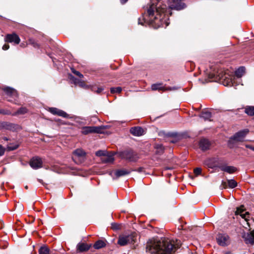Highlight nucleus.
<instances>
[{
	"label": "nucleus",
	"instance_id": "f257e3e1",
	"mask_svg": "<svg viewBox=\"0 0 254 254\" xmlns=\"http://www.w3.org/2000/svg\"><path fill=\"white\" fill-rule=\"evenodd\" d=\"M180 241L165 238L150 240L146 244V252L150 254H172L181 247Z\"/></svg>",
	"mask_w": 254,
	"mask_h": 254
},
{
	"label": "nucleus",
	"instance_id": "f03ea898",
	"mask_svg": "<svg viewBox=\"0 0 254 254\" xmlns=\"http://www.w3.org/2000/svg\"><path fill=\"white\" fill-rule=\"evenodd\" d=\"M165 6H157L152 4L147 8V13L143 14L138 19L139 24L143 25V23L149 24H154L158 27L163 26L166 23Z\"/></svg>",
	"mask_w": 254,
	"mask_h": 254
},
{
	"label": "nucleus",
	"instance_id": "7ed1b4c3",
	"mask_svg": "<svg viewBox=\"0 0 254 254\" xmlns=\"http://www.w3.org/2000/svg\"><path fill=\"white\" fill-rule=\"evenodd\" d=\"M218 74L214 72L209 73L208 78L210 81L220 82L225 86H232V77L222 70H219Z\"/></svg>",
	"mask_w": 254,
	"mask_h": 254
},
{
	"label": "nucleus",
	"instance_id": "20e7f679",
	"mask_svg": "<svg viewBox=\"0 0 254 254\" xmlns=\"http://www.w3.org/2000/svg\"><path fill=\"white\" fill-rule=\"evenodd\" d=\"M136 234L132 233L128 235H125L119 237L118 243L121 246H125L128 244L132 243L135 241Z\"/></svg>",
	"mask_w": 254,
	"mask_h": 254
},
{
	"label": "nucleus",
	"instance_id": "39448f33",
	"mask_svg": "<svg viewBox=\"0 0 254 254\" xmlns=\"http://www.w3.org/2000/svg\"><path fill=\"white\" fill-rule=\"evenodd\" d=\"M5 94L8 98V100L10 102L16 101L18 98L17 91L14 88L9 87H5L3 88Z\"/></svg>",
	"mask_w": 254,
	"mask_h": 254
},
{
	"label": "nucleus",
	"instance_id": "423d86ee",
	"mask_svg": "<svg viewBox=\"0 0 254 254\" xmlns=\"http://www.w3.org/2000/svg\"><path fill=\"white\" fill-rule=\"evenodd\" d=\"M168 6L171 9L180 10L186 7L184 0H168Z\"/></svg>",
	"mask_w": 254,
	"mask_h": 254
},
{
	"label": "nucleus",
	"instance_id": "0eeeda50",
	"mask_svg": "<svg viewBox=\"0 0 254 254\" xmlns=\"http://www.w3.org/2000/svg\"><path fill=\"white\" fill-rule=\"evenodd\" d=\"M121 156L123 158H124L130 162H135L136 161L139 157L137 154L132 150H126L121 153Z\"/></svg>",
	"mask_w": 254,
	"mask_h": 254
},
{
	"label": "nucleus",
	"instance_id": "6e6552de",
	"mask_svg": "<svg viewBox=\"0 0 254 254\" xmlns=\"http://www.w3.org/2000/svg\"><path fill=\"white\" fill-rule=\"evenodd\" d=\"M217 242L221 246L225 247L230 243L229 236L226 234H218L216 236Z\"/></svg>",
	"mask_w": 254,
	"mask_h": 254
},
{
	"label": "nucleus",
	"instance_id": "1a4fd4ad",
	"mask_svg": "<svg viewBox=\"0 0 254 254\" xmlns=\"http://www.w3.org/2000/svg\"><path fill=\"white\" fill-rule=\"evenodd\" d=\"M103 128L102 127H84L82 128L81 133L83 134H88L90 133H98L103 132Z\"/></svg>",
	"mask_w": 254,
	"mask_h": 254
},
{
	"label": "nucleus",
	"instance_id": "9d476101",
	"mask_svg": "<svg viewBox=\"0 0 254 254\" xmlns=\"http://www.w3.org/2000/svg\"><path fill=\"white\" fill-rule=\"evenodd\" d=\"M249 132V129L248 128L242 129L236 132L231 139L236 141H243Z\"/></svg>",
	"mask_w": 254,
	"mask_h": 254
},
{
	"label": "nucleus",
	"instance_id": "9b49d317",
	"mask_svg": "<svg viewBox=\"0 0 254 254\" xmlns=\"http://www.w3.org/2000/svg\"><path fill=\"white\" fill-rule=\"evenodd\" d=\"M4 41L6 42L13 43L14 44L17 45L19 44L20 39L17 34L13 33L6 35L4 38Z\"/></svg>",
	"mask_w": 254,
	"mask_h": 254
},
{
	"label": "nucleus",
	"instance_id": "f8f14e48",
	"mask_svg": "<svg viewBox=\"0 0 254 254\" xmlns=\"http://www.w3.org/2000/svg\"><path fill=\"white\" fill-rule=\"evenodd\" d=\"M42 159L38 157H33L29 162L30 166L34 169H38L42 167Z\"/></svg>",
	"mask_w": 254,
	"mask_h": 254
},
{
	"label": "nucleus",
	"instance_id": "ddd939ff",
	"mask_svg": "<svg viewBox=\"0 0 254 254\" xmlns=\"http://www.w3.org/2000/svg\"><path fill=\"white\" fill-rule=\"evenodd\" d=\"M243 206H241L240 207H238L237 208V210L235 212L236 215H240L242 218L244 219L247 222V224H249L248 222V216H249V213L247 212H246L244 213L245 210L243 208Z\"/></svg>",
	"mask_w": 254,
	"mask_h": 254
},
{
	"label": "nucleus",
	"instance_id": "4468645a",
	"mask_svg": "<svg viewBox=\"0 0 254 254\" xmlns=\"http://www.w3.org/2000/svg\"><path fill=\"white\" fill-rule=\"evenodd\" d=\"M130 132L134 136H139L143 134L144 130L141 127H135L130 128Z\"/></svg>",
	"mask_w": 254,
	"mask_h": 254
},
{
	"label": "nucleus",
	"instance_id": "2eb2a0df",
	"mask_svg": "<svg viewBox=\"0 0 254 254\" xmlns=\"http://www.w3.org/2000/svg\"><path fill=\"white\" fill-rule=\"evenodd\" d=\"M199 147L203 151H205L209 149L210 146V141L206 139H202L199 141Z\"/></svg>",
	"mask_w": 254,
	"mask_h": 254
},
{
	"label": "nucleus",
	"instance_id": "dca6fc26",
	"mask_svg": "<svg viewBox=\"0 0 254 254\" xmlns=\"http://www.w3.org/2000/svg\"><path fill=\"white\" fill-rule=\"evenodd\" d=\"M91 245H88L84 243H79L76 246L77 252L80 253L87 251L90 248Z\"/></svg>",
	"mask_w": 254,
	"mask_h": 254
},
{
	"label": "nucleus",
	"instance_id": "f3484780",
	"mask_svg": "<svg viewBox=\"0 0 254 254\" xmlns=\"http://www.w3.org/2000/svg\"><path fill=\"white\" fill-rule=\"evenodd\" d=\"M101 160L104 163H112L114 161V155L107 152L104 157H101Z\"/></svg>",
	"mask_w": 254,
	"mask_h": 254
},
{
	"label": "nucleus",
	"instance_id": "a211bd4d",
	"mask_svg": "<svg viewBox=\"0 0 254 254\" xmlns=\"http://www.w3.org/2000/svg\"><path fill=\"white\" fill-rule=\"evenodd\" d=\"M221 171L227 172L229 174H232L234 173L236 170L237 168L234 166L223 165L220 167Z\"/></svg>",
	"mask_w": 254,
	"mask_h": 254
},
{
	"label": "nucleus",
	"instance_id": "6ab92c4d",
	"mask_svg": "<svg viewBox=\"0 0 254 254\" xmlns=\"http://www.w3.org/2000/svg\"><path fill=\"white\" fill-rule=\"evenodd\" d=\"M163 134L166 136L172 138H182V135L177 132H168L165 133L164 131H160L159 134Z\"/></svg>",
	"mask_w": 254,
	"mask_h": 254
},
{
	"label": "nucleus",
	"instance_id": "aec40b11",
	"mask_svg": "<svg viewBox=\"0 0 254 254\" xmlns=\"http://www.w3.org/2000/svg\"><path fill=\"white\" fill-rule=\"evenodd\" d=\"M151 89L152 90H165L167 89L164 87L162 85V83H155L151 85Z\"/></svg>",
	"mask_w": 254,
	"mask_h": 254
},
{
	"label": "nucleus",
	"instance_id": "412c9836",
	"mask_svg": "<svg viewBox=\"0 0 254 254\" xmlns=\"http://www.w3.org/2000/svg\"><path fill=\"white\" fill-rule=\"evenodd\" d=\"M130 171L125 169L118 170L115 172V175L117 178H119L129 174Z\"/></svg>",
	"mask_w": 254,
	"mask_h": 254
},
{
	"label": "nucleus",
	"instance_id": "4be33fe9",
	"mask_svg": "<svg viewBox=\"0 0 254 254\" xmlns=\"http://www.w3.org/2000/svg\"><path fill=\"white\" fill-rule=\"evenodd\" d=\"M106 246V243L102 240L97 241L94 245L93 247L95 249H100Z\"/></svg>",
	"mask_w": 254,
	"mask_h": 254
},
{
	"label": "nucleus",
	"instance_id": "5701e85b",
	"mask_svg": "<svg viewBox=\"0 0 254 254\" xmlns=\"http://www.w3.org/2000/svg\"><path fill=\"white\" fill-rule=\"evenodd\" d=\"M245 72V67L241 66L235 71V74L237 77H241L244 74Z\"/></svg>",
	"mask_w": 254,
	"mask_h": 254
},
{
	"label": "nucleus",
	"instance_id": "b1692460",
	"mask_svg": "<svg viewBox=\"0 0 254 254\" xmlns=\"http://www.w3.org/2000/svg\"><path fill=\"white\" fill-rule=\"evenodd\" d=\"M74 155L78 157L83 158L85 155V152L81 149H77L73 152Z\"/></svg>",
	"mask_w": 254,
	"mask_h": 254
},
{
	"label": "nucleus",
	"instance_id": "393cba45",
	"mask_svg": "<svg viewBox=\"0 0 254 254\" xmlns=\"http://www.w3.org/2000/svg\"><path fill=\"white\" fill-rule=\"evenodd\" d=\"M211 112H201L199 115L200 118L204 119V120H208L211 117Z\"/></svg>",
	"mask_w": 254,
	"mask_h": 254
},
{
	"label": "nucleus",
	"instance_id": "a878e982",
	"mask_svg": "<svg viewBox=\"0 0 254 254\" xmlns=\"http://www.w3.org/2000/svg\"><path fill=\"white\" fill-rule=\"evenodd\" d=\"M202 105H197V107H193V110L195 111H198L200 110H202V111H207V112L212 111V110H213L212 108H203V109H202Z\"/></svg>",
	"mask_w": 254,
	"mask_h": 254
},
{
	"label": "nucleus",
	"instance_id": "bb28decb",
	"mask_svg": "<svg viewBox=\"0 0 254 254\" xmlns=\"http://www.w3.org/2000/svg\"><path fill=\"white\" fill-rule=\"evenodd\" d=\"M50 250L49 248L46 246L41 247L39 250V254H49Z\"/></svg>",
	"mask_w": 254,
	"mask_h": 254
},
{
	"label": "nucleus",
	"instance_id": "cd10ccee",
	"mask_svg": "<svg viewBox=\"0 0 254 254\" xmlns=\"http://www.w3.org/2000/svg\"><path fill=\"white\" fill-rule=\"evenodd\" d=\"M122 91V88L121 87H112L110 88L111 93H120Z\"/></svg>",
	"mask_w": 254,
	"mask_h": 254
},
{
	"label": "nucleus",
	"instance_id": "c85d7f7f",
	"mask_svg": "<svg viewBox=\"0 0 254 254\" xmlns=\"http://www.w3.org/2000/svg\"><path fill=\"white\" fill-rule=\"evenodd\" d=\"M54 115H57L59 116H61L66 118H70L71 117L68 115L66 112H51Z\"/></svg>",
	"mask_w": 254,
	"mask_h": 254
},
{
	"label": "nucleus",
	"instance_id": "c756f323",
	"mask_svg": "<svg viewBox=\"0 0 254 254\" xmlns=\"http://www.w3.org/2000/svg\"><path fill=\"white\" fill-rule=\"evenodd\" d=\"M228 186L231 188H234L237 186V183L234 180H228Z\"/></svg>",
	"mask_w": 254,
	"mask_h": 254
},
{
	"label": "nucleus",
	"instance_id": "7c9ffc66",
	"mask_svg": "<svg viewBox=\"0 0 254 254\" xmlns=\"http://www.w3.org/2000/svg\"><path fill=\"white\" fill-rule=\"evenodd\" d=\"M107 151L106 150H100L96 152L95 154L97 156L99 157H104L105 155L107 154Z\"/></svg>",
	"mask_w": 254,
	"mask_h": 254
},
{
	"label": "nucleus",
	"instance_id": "2f4dec72",
	"mask_svg": "<svg viewBox=\"0 0 254 254\" xmlns=\"http://www.w3.org/2000/svg\"><path fill=\"white\" fill-rule=\"evenodd\" d=\"M245 109V111H254V106H247L245 107L239 108L238 110Z\"/></svg>",
	"mask_w": 254,
	"mask_h": 254
},
{
	"label": "nucleus",
	"instance_id": "473e14b6",
	"mask_svg": "<svg viewBox=\"0 0 254 254\" xmlns=\"http://www.w3.org/2000/svg\"><path fill=\"white\" fill-rule=\"evenodd\" d=\"M28 44L32 45L35 48H38V44L35 42L34 39H29L28 41Z\"/></svg>",
	"mask_w": 254,
	"mask_h": 254
},
{
	"label": "nucleus",
	"instance_id": "72a5a7b5",
	"mask_svg": "<svg viewBox=\"0 0 254 254\" xmlns=\"http://www.w3.org/2000/svg\"><path fill=\"white\" fill-rule=\"evenodd\" d=\"M92 90L98 94L100 93L102 91L104 90V88L102 87H97V89L95 87H93Z\"/></svg>",
	"mask_w": 254,
	"mask_h": 254
},
{
	"label": "nucleus",
	"instance_id": "f704fd0d",
	"mask_svg": "<svg viewBox=\"0 0 254 254\" xmlns=\"http://www.w3.org/2000/svg\"><path fill=\"white\" fill-rule=\"evenodd\" d=\"M14 125L12 124L4 123L3 127L7 129H11L13 128Z\"/></svg>",
	"mask_w": 254,
	"mask_h": 254
},
{
	"label": "nucleus",
	"instance_id": "c9c22d12",
	"mask_svg": "<svg viewBox=\"0 0 254 254\" xmlns=\"http://www.w3.org/2000/svg\"><path fill=\"white\" fill-rule=\"evenodd\" d=\"M111 228L113 230H119L121 228V225L118 223H113L111 224Z\"/></svg>",
	"mask_w": 254,
	"mask_h": 254
},
{
	"label": "nucleus",
	"instance_id": "e433bc0d",
	"mask_svg": "<svg viewBox=\"0 0 254 254\" xmlns=\"http://www.w3.org/2000/svg\"><path fill=\"white\" fill-rule=\"evenodd\" d=\"M71 71L75 74V75L78 76L80 78L83 77V74H82L80 72L78 71L75 70L74 68H71Z\"/></svg>",
	"mask_w": 254,
	"mask_h": 254
},
{
	"label": "nucleus",
	"instance_id": "4c0bfd02",
	"mask_svg": "<svg viewBox=\"0 0 254 254\" xmlns=\"http://www.w3.org/2000/svg\"><path fill=\"white\" fill-rule=\"evenodd\" d=\"M70 79L72 80L73 81V82H74V83L75 84V85H78L79 81H80V79H78L76 78H75L74 76H73L72 75H70Z\"/></svg>",
	"mask_w": 254,
	"mask_h": 254
},
{
	"label": "nucleus",
	"instance_id": "58836bf2",
	"mask_svg": "<svg viewBox=\"0 0 254 254\" xmlns=\"http://www.w3.org/2000/svg\"><path fill=\"white\" fill-rule=\"evenodd\" d=\"M201 172V169L200 168H196L195 169H194V173L196 175H198L200 174Z\"/></svg>",
	"mask_w": 254,
	"mask_h": 254
},
{
	"label": "nucleus",
	"instance_id": "ea45409f",
	"mask_svg": "<svg viewBox=\"0 0 254 254\" xmlns=\"http://www.w3.org/2000/svg\"><path fill=\"white\" fill-rule=\"evenodd\" d=\"M182 138H173L172 139H170L169 140V141L170 142V143H176L178 141H179L180 140H181Z\"/></svg>",
	"mask_w": 254,
	"mask_h": 254
},
{
	"label": "nucleus",
	"instance_id": "a19ab883",
	"mask_svg": "<svg viewBox=\"0 0 254 254\" xmlns=\"http://www.w3.org/2000/svg\"><path fill=\"white\" fill-rule=\"evenodd\" d=\"M18 145H14L13 146L9 145V146H7V148L9 150H14L17 149L18 148Z\"/></svg>",
	"mask_w": 254,
	"mask_h": 254
},
{
	"label": "nucleus",
	"instance_id": "79ce46f5",
	"mask_svg": "<svg viewBox=\"0 0 254 254\" xmlns=\"http://www.w3.org/2000/svg\"><path fill=\"white\" fill-rule=\"evenodd\" d=\"M5 150V148L1 145H0V156L4 155Z\"/></svg>",
	"mask_w": 254,
	"mask_h": 254
},
{
	"label": "nucleus",
	"instance_id": "37998d69",
	"mask_svg": "<svg viewBox=\"0 0 254 254\" xmlns=\"http://www.w3.org/2000/svg\"><path fill=\"white\" fill-rule=\"evenodd\" d=\"M78 85H79L80 87H85L86 85L83 81H81V80H80V81L78 84Z\"/></svg>",
	"mask_w": 254,
	"mask_h": 254
},
{
	"label": "nucleus",
	"instance_id": "c03bdc74",
	"mask_svg": "<svg viewBox=\"0 0 254 254\" xmlns=\"http://www.w3.org/2000/svg\"><path fill=\"white\" fill-rule=\"evenodd\" d=\"M46 110H48V111H62L61 110H58L57 108H49L48 109L46 108Z\"/></svg>",
	"mask_w": 254,
	"mask_h": 254
},
{
	"label": "nucleus",
	"instance_id": "a18cd8bd",
	"mask_svg": "<svg viewBox=\"0 0 254 254\" xmlns=\"http://www.w3.org/2000/svg\"><path fill=\"white\" fill-rule=\"evenodd\" d=\"M245 146L247 148H249L254 151V147L249 144H246Z\"/></svg>",
	"mask_w": 254,
	"mask_h": 254
},
{
	"label": "nucleus",
	"instance_id": "49530a36",
	"mask_svg": "<svg viewBox=\"0 0 254 254\" xmlns=\"http://www.w3.org/2000/svg\"><path fill=\"white\" fill-rule=\"evenodd\" d=\"M9 48V46L8 44H4L2 46V49L3 50H7Z\"/></svg>",
	"mask_w": 254,
	"mask_h": 254
},
{
	"label": "nucleus",
	"instance_id": "de8ad7c7",
	"mask_svg": "<svg viewBox=\"0 0 254 254\" xmlns=\"http://www.w3.org/2000/svg\"><path fill=\"white\" fill-rule=\"evenodd\" d=\"M248 114V115L251 116H254V112H246Z\"/></svg>",
	"mask_w": 254,
	"mask_h": 254
},
{
	"label": "nucleus",
	"instance_id": "09e8293b",
	"mask_svg": "<svg viewBox=\"0 0 254 254\" xmlns=\"http://www.w3.org/2000/svg\"><path fill=\"white\" fill-rule=\"evenodd\" d=\"M143 170V168H142V167H140L139 168H138L136 171H138V172H141Z\"/></svg>",
	"mask_w": 254,
	"mask_h": 254
},
{
	"label": "nucleus",
	"instance_id": "8fccbe9b",
	"mask_svg": "<svg viewBox=\"0 0 254 254\" xmlns=\"http://www.w3.org/2000/svg\"><path fill=\"white\" fill-rule=\"evenodd\" d=\"M128 0H120L122 4H124Z\"/></svg>",
	"mask_w": 254,
	"mask_h": 254
},
{
	"label": "nucleus",
	"instance_id": "3c124183",
	"mask_svg": "<svg viewBox=\"0 0 254 254\" xmlns=\"http://www.w3.org/2000/svg\"><path fill=\"white\" fill-rule=\"evenodd\" d=\"M23 112H16L15 114H12V115H16V113H23Z\"/></svg>",
	"mask_w": 254,
	"mask_h": 254
},
{
	"label": "nucleus",
	"instance_id": "603ef678",
	"mask_svg": "<svg viewBox=\"0 0 254 254\" xmlns=\"http://www.w3.org/2000/svg\"><path fill=\"white\" fill-rule=\"evenodd\" d=\"M2 113H4V114H7L6 113H7L8 112H1Z\"/></svg>",
	"mask_w": 254,
	"mask_h": 254
},
{
	"label": "nucleus",
	"instance_id": "864d4df0",
	"mask_svg": "<svg viewBox=\"0 0 254 254\" xmlns=\"http://www.w3.org/2000/svg\"><path fill=\"white\" fill-rule=\"evenodd\" d=\"M56 121H58V122H60L61 120L60 119H57Z\"/></svg>",
	"mask_w": 254,
	"mask_h": 254
},
{
	"label": "nucleus",
	"instance_id": "5fc2aeb1",
	"mask_svg": "<svg viewBox=\"0 0 254 254\" xmlns=\"http://www.w3.org/2000/svg\"><path fill=\"white\" fill-rule=\"evenodd\" d=\"M179 109H179V108H176V109H175V110H179Z\"/></svg>",
	"mask_w": 254,
	"mask_h": 254
},
{
	"label": "nucleus",
	"instance_id": "6e6d98bb",
	"mask_svg": "<svg viewBox=\"0 0 254 254\" xmlns=\"http://www.w3.org/2000/svg\"><path fill=\"white\" fill-rule=\"evenodd\" d=\"M4 139L6 140H7V138H6V137L4 138Z\"/></svg>",
	"mask_w": 254,
	"mask_h": 254
},
{
	"label": "nucleus",
	"instance_id": "4d7b16f0",
	"mask_svg": "<svg viewBox=\"0 0 254 254\" xmlns=\"http://www.w3.org/2000/svg\"><path fill=\"white\" fill-rule=\"evenodd\" d=\"M226 254H231L230 253H227Z\"/></svg>",
	"mask_w": 254,
	"mask_h": 254
}]
</instances>
